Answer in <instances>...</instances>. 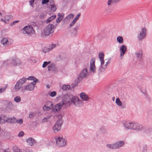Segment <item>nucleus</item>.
Instances as JSON below:
<instances>
[{
  "label": "nucleus",
  "instance_id": "f257e3e1",
  "mask_svg": "<svg viewBox=\"0 0 152 152\" xmlns=\"http://www.w3.org/2000/svg\"><path fill=\"white\" fill-rule=\"evenodd\" d=\"M54 26L51 24H49L45 28L44 31L41 33V36L44 38L50 34H53L54 32Z\"/></svg>",
  "mask_w": 152,
  "mask_h": 152
},
{
  "label": "nucleus",
  "instance_id": "f03ea898",
  "mask_svg": "<svg viewBox=\"0 0 152 152\" xmlns=\"http://www.w3.org/2000/svg\"><path fill=\"white\" fill-rule=\"evenodd\" d=\"M89 75L88 72L86 68L83 69L78 75L77 79V86L80 82H81L82 79L86 78Z\"/></svg>",
  "mask_w": 152,
  "mask_h": 152
},
{
  "label": "nucleus",
  "instance_id": "7ed1b4c3",
  "mask_svg": "<svg viewBox=\"0 0 152 152\" xmlns=\"http://www.w3.org/2000/svg\"><path fill=\"white\" fill-rule=\"evenodd\" d=\"M63 123V120L61 118L59 119L57 121L53 127L54 133H56L60 130Z\"/></svg>",
  "mask_w": 152,
  "mask_h": 152
},
{
  "label": "nucleus",
  "instance_id": "20e7f679",
  "mask_svg": "<svg viewBox=\"0 0 152 152\" xmlns=\"http://www.w3.org/2000/svg\"><path fill=\"white\" fill-rule=\"evenodd\" d=\"M26 80V78L23 77L18 81L15 87V90L16 91L19 90L20 89L21 86L23 84L25 83Z\"/></svg>",
  "mask_w": 152,
  "mask_h": 152
},
{
  "label": "nucleus",
  "instance_id": "39448f33",
  "mask_svg": "<svg viewBox=\"0 0 152 152\" xmlns=\"http://www.w3.org/2000/svg\"><path fill=\"white\" fill-rule=\"evenodd\" d=\"M56 144L59 147H63L66 144V141L62 137H58L56 138Z\"/></svg>",
  "mask_w": 152,
  "mask_h": 152
},
{
  "label": "nucleus",
  "instance_id": "423d86ee",
  "mask_svg": "<svg viewBox=\"0 0 152 152\" xmlns=\"http://www.w3.org/2000/svg\"><path fill=\"white\" fill-rule=\"evenodd\" d=\"M22 31L23 34H28L31 33H33L34 32V30L33 29L32 26L30 25L29 26H26L22 29Z\"/></svg>",
  "mask_w": 152,
  "mask_h": 152
},
{
  "label": "nucleus",
  "instance_id": "0eeeda50",
  "mask_svg": "<svg viewBox=\"0 0 152 152\" xmlns=\"http://www.w3.org/2000/svg\"><path fill=\"white\" fill-rule=\"evenodd\" d=\"M3 64L6 65L9 64L11 63L15 66L20 65L21 64V62L20 60L18 59H13L12 60H8L6 61H3Z\"/></svg>",
  "mask_w": 152,
  "mask_h": 152
},
{
  "label": "nucleus",
  "instance_id": "6e6552de",
  "mask_svg": "<svg viewBox=\"0 0 152 152\" xmlns=\"http://www.w3.org/2000/svg\"><path fill=\"white\" fill-rule=\"evenodd\" d=\"M66 97L63 98V101L61 102H63L64 103L63 105H64L65 107H67L70 106L71 104V102H72L73 104H75L76 102V99L75 98H72L71 99V102L69 100L68 101L67 100H66L65 99Z\"/></svg>",
  "mask_w": 152,
  "mask_h": 152
},
{
  "label": "nucleus",
  "instance_id": "1a4fd4ad",
  "mask_svg": "<svg viewBox=\"0 0 152 152\" xmlns=\"http://www.w3.org/2000/svg\"><path fill=\"white\" fill-rule=\"evenodd\" d=\"M146 35V29L145 28H143L141 31L137 36V38L139 41H141L145 37Z\"/></svg>",
  "mask_w": 152,
  "mask_h": 152
},
{
  "label": "nucleus",
  "instance_id": "9d476101",
  "mask_svg": "<svg viewBox=\"0 0 152 152\" xmlns=\"http://www.w3.org/2000/svg\"><path fill=\"white\" fill-rule=\"evenodd\" d=\"M122 123L125 129L132 130L133 122L124 121H122Z\"/></svg>",
  "mask_w": 152,
  "mask_h": 152
},
{
  "label": "nucleus",
  "instance_id": "9b49d317",
  "mask_svg": "<svg viewBox=\"0 0 152 152\" xmlns=\"http://www.w3.org/2000/svg\"><path fill=\"white\" fill-rule=\"evenodd\" d=\"M64 103L63 102H60L58 104L56 105L53 108L52 110L53 112L55 113L59 111L63 106Z\"/></svg>",
  "mask_w": 152,
  "mask_h": 152
},
{
  "label": "nucleus",
  "instance_id": "f8f14e48",
  "mask_svg": "<svg viewBox=\"0 0 152 152\" xmlns=\"http://www.w3.org/2000/svg\"><path fill=\"white\" fill-rule=\"evenodd\" d=\"M133 125L132 130L139 131L142 130L143 129L142 126L139 124L133 122Z\"/></svg>",
  "mask_w": 152,
  "mask_h": 152
},
{
  "label": "nucleus",
  "instance_id": "ddd939ff",
  "mask_svg": "<svg viewBox=\"0 0 152 152\" xmlns=\"http://www.w3.org/2000/svg\"><path fill=\"white\" fill-rule=\"evenodd\" d=\"M95 61V59L94 58H92L90 61V69L93 72H95L96 71Z\"/></svg>",
  "mask_w": 152,
  "mask_h": 152
},
{
  "label": "nucleus",
  "instance_id": "4468645a",
  "mask_svg": "<svg viewBox=\"0 0 152 152\" xmlns=\"http://www.w3.org/2000/svg\"><path fill=\"white\" fill-rule=\"evenodd\" d=\"M139 147L140 150L142 152H147L148 149L147 145L144 143L139 144Z\"/></svg>",
  "mask_w": 152,
  "mask_h": 152
},
{
  "label": "nucleus",
  "instance_id": "2eb2a0df",
  "mask_svg": "<svg viewBox=\"0 0 152 152\" xmlns=\"http://www.w3.org/2000/svg\"><path fill=\"white\" fill-rule=\"evenodd\" d=\"M119 49L120 56L122 58L127 51V48L125 45H122L120 46Z\"/></svg>",
  "mask_w": 152,
  "mask_h": 152
},
{
  "label": "nucleus",
  "instance_id": "dca6fc26",
  "mask_svg": "<svg viewBox=\"0 0 152 152\" xmlns=\"http://www.w3.org/2000/svg\"><path fill=\"white\" fill-rule=\"evenodd\" d=\"M115 103L118 106L121 107L122 108H125L126 107L125 103H122L119 98H117L116 99Z\"/></svg>",
  "mask_w": 152,
  "mask_h": 152
},
{
  "label": "nucleus",
  "instance_id": "f3484780",
  "mask_svg": "<svg viewBox=\"0 0 152 152\" xmlns=\"http://www.w3.org/2000/svg\"><path fill=\"white\" fill-rule=\"evenodd\" d=\"M80 97L83 101H88L89 99V97L88 95L84 92H81L80 94Z\"/></svg>",
  "mask_w": 152,
  "mask_h": 152
},
{
  "label": "nucleus",
  "instance_id": "a211bd4d",
  "mask_svg": "<svg viewBox=\"0 0 152 152\" xmlns=\"http://www.w3.org/2000/svg\"><path fill=\"white\" fill-rule=\"evenodd\" d=\"M110 59L109 58L108 59L107 61L104 65L103 64L101 65V66L99 68V71L100 72H104L106 68L107 65L110 62Z\"/></svg>",
  "mask_w": 152,
  "mask_h": 152
},
{
  "label": "nucleus",
  "instance_id": "6ab92c4d",
  "mask_svg": "<svg viewBox=\"0 0 152 152\" xmlns=\"http://www.w3.org/2000/svg\"><path fill=\"white\" fill-rule=\"evenodd\" d=\"M135 54L137 58L140 59V60H143L142 54L143 53L142 50H139L135 52Z\"/></svg>",
  "mask_w": 152,
  "mask_h": 152
},
{
  "label": "nucleus",
  "instance_id": "aec40b11",
  "mask_svg": "<svg viewBox=\"0 0 152 152\" xmlns=\"http://www.w3.org/2000/svg\"><path fill=\"white\" fill-rule=\"evenodd\" d=\"M104 55L103 53L100 52L99 54V59L101 65L104 64Z\"/></svg>",
  "mask_w": 152,
  "mask_h": 152
},
{
  "label": "nucleus",
  "instance_id": "412c9836",
  "mask_svg": "<svg viewBox=\"0 0 152 152\" xmlns=\"http://www.w3.org/2000/svg\"><path fill=\"white\" fill-rule=\"evenodd\" d=\"M124 144V141H119L115 143V149L122 146Z\"/></svg>",
  "mask_w": 152,
  "mask_h": 152
},
{
  "label": "nucleus",
  "instance_id": "4be33fe9",
  "mask_svg": "<svg viewBox=\"0 0 152 152\" xmlns=\"http://www.w3.org/2000/svg\"><path fill=\"white\" fill-rule=\"evenodd\" d=\"M1 43L4 46H6L7 45H9L11 43L8 40L7 38H4L1 41Z\"/></svg>",
  "mask_w": 152,
  "mask_h": 152
},
{
  "label": "nucleus",
  "instance_id": "5701e85b",
  "mask_svg": "<svg viewBox=\"0 0 152 152\" xmlns=\"http://www.w3.org/2000/svg\"><path fill=\"white\" fill-rule=\"evenodd\" d=\"M13 19L12 15H6L5 17L4 22L6 24H8L10 21H11Z\"/></svg>",
  "mask_w": 152,
  "mask_h": 152
},
{
  "label": "nucleus",
  "instance_id": "b1692460",
  "mask_svg": "<svg viewBox=\"0 0 152 152\" xmlns=\"http://www.w3.org/2000/svg\"><path fill=\"white\" fill-rule=\"evenodd\" d=\"M84 105V103L82 100L79 99L77 97V106L79 107H83Z\"/></svg>",
  "mask_w": 152,
  "mask_h": 152
},
{
  "label": "nucleus",
  "instance_id": "393cba45",
  "mask_svg": "<svg viewBox=\"0 0 152 152\" xmlns=\"http://www.w3.org/2000/svg\"><path fill=\"white\" fill-rule=\"evenodd\" d=\"M34 87L33 85L29 83L28 85H26L24 88L27 91H32L34 90Z\"/></svg>",
  "mask_w": 152,
  "mask_h": 152
},
{
  "label": "nucleus",
  "instance_id": "a878e982",
  "mask_svg": "<svg viewBox=\"0 0 152 152\" xmlns=\"http://www.w3.org/2000/svg\"><path fill=\"white\" fill-rule=\"evenodd\" d=\"M27 142L29 143L31 146L33 145L36 143L35 140L32 138H29L26 140Z\"/></svg>",
  "mask_w": 152,
  "mask_h": 152
},
{
  "label": "nucleus",
  "instance_id": "bb28decb",
  "mask_svg": "<svg viewBox=\"0 0 152 152\" xmlns=\"http://www.w3.org/2000/svg\"><path fill=\"white\" fill-rule=\"evenodd\" d=\"M116 40L117 42L120 44H122L124 42L123 38L121 36H119L117 37Z\"/></svg>",
  "mask_w": 152,
  "mask_h": 152
},
{
  "label": "nucleus",
  "instance_id": "cd10ccee",
  "mask_svg": "<svg viewBox=\"0 0 152 152\" xmlns=\"http://www.w3.org/2000/svg\"><path fill=\"white\" fill-rule=\"evenodd\" d=\"M70 86L69 85H66L64 84L61 88V89L63 90H67V89H70Z\"/></svg>",
  "mask_w": 152,
  "mask_h": 152
},
{
  "label": "nucleus",
  "instance_id": "c85d7f7f",
  "mask_svg": "<svg viewBox=\"0 0 152 152\" xmlns=\"http://www.w3.org/2000/svg\"><path fill=\"white\" fill-rule=\"evenodd\" d=\"M106 147L108 148L112 149H115V143L113 144H107Z\"/></svg>",
  "mask_w": 152,
  "mask_h": 152
},
{
  "label": "nucleus",
  "instance_id": "c756f323",
  "mask_svg": "<svg viewBox=\"0 0 152 152\" xmlns=\"http://www.w3.org/2000/svg\"><path fill=\"white\" fill-rule=\"evenodd\" d=\"M1 117L2 120H3V123H4L5 121H7L8 122L9 118L6 115H2L1 116Z\"/></svg>",
  "mask_w": 152,
  "mask_h": 152
},
{
  "label": "nucleus",
  "instance_id": "7c9ffc66",
  "mask_svg": "<svg viewBox=\"0 0 152 152\" xmlns=\"http://www.w3.org/2000/svg\"><path fill=\"white\" fill-rule=\"evenodd\" d=\"M17 121L16 119L14 117L10 118H9L8 120V122H10L12 123H15Z\"/></svg>",
  "mask_w": 152,
  "mask_h": 152
},
{
  "label": "nucleus",
  "instance_id": "2f4dec72",
  "mask_svg": "<svg viewBox=\"0 0 152 152\" xmlns=\"http://www.w3.org/2000/svg\"><path fill=\"white\" fill-rule=\"evenodd\" d=\"M51 116H48L46 117H44L42 120V122L45 123L47 122L48 121V119L51 117Z\"/></svg>",
  "mask_w": 152,
  "mask_h": 152
},
{
  "label": "nucleus",
  "instance_id": "473e14b6",
  "mask_svg": "<svg viewBox=\"0 0 152 152\" xmlns=\"http://www.w3.org/2000/svg\"><path fill=\"white\" fill-rule=\"evenodd\" d=\"M50 50V48L45 47L42 49V51L45 53H46Z\"/></svg>",
  "mask_w": 152,
  "mask_h": 152
},
{
  "label": "nucleus",
  "instance_id": "72a5a7b5",
  "mask_svg": "<svg viewBox=\"0 0 152 152\" xmlns=\"http://www.w3.org/2000/svg\"><path fill=\"white\" fill-rule=\"evenodd\" d=\"M76 34V28H74L72 30L71 35L72 36H75Z\"/></svg>",
  "mask_w": 152,
  "mask_h": 152
},
{
  "label": "nucleus",
  "instance_id": "f704fd0d",
  "mask_svg": "<svg viewBox=\"0 0 152 152\" xmlns=\"http://www.w3.org/2000/svg\"><path fill=\"white\" fill-rule=\"evenodd\" d=\"M63 18V15H62L61 14V16L60 17H59L58 18H57L56 20V22L58 23H59L61 20H62Z\"/></svg>",
  "mask_w": 152,
  "mask_h": 152
},
{
  "label": "nucleus",
  "instance_id": "c9c22d12",
  "mask_svg": "<svg viewBox=\"0 0 152 152\" xmlns=\"http://www.w3.org/2000/svg\"><path fill=\"white\" fill-rule=\"evenodd\" d=\"M51 63L50 61H45L44 62L42 66L43 68H45L48 65L50 64Z\"/></svg>",
  "mask_w": 152,
  "mask_h": 152
},
{
  "label": "nucleus",
  "instance_id": "e433bc0d",
  "mask_svg": "<svg viewBox=\"0 0 152 152\" xmlns=\"http://www.w3.org/2000/svg\"><path fill=\"white\" fill-rule=\"evenodd\" d=\"M51 6V9L53 12H55L57 8L56 6L54 4H52L50 5Z\"/></svg>",
  "mask_w": 152,
  "mask_h": 152
},
{
  "label": "nucleus",
  "instance_id": "4c0bfd02",
  "mask_svg": "<svg viewBox=\"0 0 152 152\" xmlns=\"http://www.w3.org/2000/svg\"><path fill=\"white\" fill-rule=\"evenodd\" d=\"M14 100L16 102H18L20 101L21 99L19 96H17L14 98Z\"/></svg>",
  "mask_w": 152,
  "mask_h": 152
},
{
  "label": "nucleus",
  "instance_id": "58836bf2",
  "mask_svg": "<svg viewBox=\"0 0 152 152\" xmlns=\"http://www.w3.org/2000/svg\"><path fill=\"white\" fill-rule=\"evenodd\" d=\"M52 107L50 106L46 107V105H45L43 107V109L44 111H47L50 110Z\"/></svg>",
  "mask_w": 152,
  "mask_h": 152
},
{
  "label": "nucleus",
  "instance_id": "ea45409f",
  "mask_svg": "<svg viewBox=\"0 0 152 152\" xmlns=\"http://www.w3.org/2000/svg\"><path fill=\"white\" fill-rule=\"evenodd\" d=\"M54 66V65L53 64H50L48 66V70L49 71H51L52 70V69L53 68Z\"/></svg>",
  "mask_w": 152,
  "mask_h": 152
},
{
  "label": "nucleus",
  "instance_id": "a19ab883",
  "mask_svg": "<svg viewBox=\"0 0 152 152\" xmlns=\"http://www.w3.org/2000/svg\"><path fill=\"white\" fill-rule=\"evenodd\" d=\"M46 16V14L45 13H42L40 14L39 17L41 19H43Z\"/></svg>",
  "mask_w": 152,
  "mask_h": 152
},
{
  "label": "nucleus",
  "instance_id": "79ce46f5",
  "mask_svg": "<svg viewBox=\"0 0 152 152\" xmlns=\"http://www.w3.org/2000/svg\"><path fill=\"white\" fill-rule=\"evenodd\" d=\"M74 15L72 14H69L66 18L64 19V20L67 19H70V18H73Z\"/></svg>",
  "mask_w": 152,
  "mask_h": 152
},
{
  "label": "nucleus",
  "instance_id": "37998d69",
  "mask_svg": "<svg viewBox=\"0 0 152 152\" xmlns=\"http://www.w3.org/2000/svg\"><path fill=\"white\" fill-rule=\"evenodd\" d=\"M56 94V92L55 91L51 92L50 94V96L51 97L55 96Z\"/></svg>",
  "mask_w": 152,
  "mask_h": 152
},
{
  "label": "nucleus",
  "instance_id": "c03bdc74",
  "mask_svg": "<svg viewBox=\"0 0 152 152\" xmlns=\"http://www.w3.org/2000/svg\"><path fill=\"white\" fill-rule=\"evenodd\" d=\"M27 80H34L35 79H37L36 78H35L33 76H29L27 78H26Z\"/></svg>",
  "mask_w": 152,
  "mask_h": 152
},
{
  "label": "nucleus",
  "instance_id": "a18cd8bd",
  "mask_svg": "<svg viewBox=\"0 0 152 152\" xmlns=\"http://www.w3.org/2000/svg\"><path fill=\"white\" fill-rule=\"evenodd\" d=\"M38 80L37 79H35L34 80H33L34 81L31 82V83H30L32 85H33V87L34 88L35 86L36 83L37 82Z\"/></svg>",
  "mask_w": 152,
  "mask_h": 152
},
{
  "label": "nucleus",
  "instance_id": "49530a36",
  "mask_svg": "<svg viewBox=\"0 0 152 152\" xmlns=\"http://www.w3.org/2000/svg\"><path fill=\"white\" fill-rule=\"evenodd\" d=\"M17 122H16L18 123L19 124H21L23 123V119L21 118L20 119L18 120H17Z\"/></svg>",
  "mask_w": 152,
  "mask_h": 152
},
{
  "label": "nucleus",
  "instance_id": "de8ad7c7",
  "mask_svg": "<svg viewBox=\"0 0 152 152\" xmlns=\"http://www.w3.org/2000/svg\"><path fill=\"white\" fill-rule=\"evenodd\" d=\"M114 0H108L107 4L108 5H110L111 4L113 3H117L114 2Z\"/></svg>",
  "mask_w": 152,
  "mask_h": 152
},
{
  "label": "nucleus",
  "instance_id": "09e8293b",
  "mask_svg": "<svg viewBox=\"0 0 152 152\" xmlns=\"http://www.w3.org/2000/svg\"><path fill=\"white\" fill-rule=\"evenodd\" d=\"M14 152H21L20 149H18L17 147H15L13 148Z\"/></svg>",
  "mask_w": 152,
  "mask_h": 152
},
{
  "label": "nucleus",
  "instance_id": "8fccbe9b",
  "mask_svg": "<svg viewBox=\"0 0 152 152\" xmlns=\"http://www.w3.org/2000/svg\"><path fill=\"white\" fill-rule=\"evenodd\" d=\"M18 22H19L18 20L15 21L10 24V26H13L15 25V23H18Z\"/></svg>",
  "mask_w": 152,
  "mask_h": 152
},
{
  "label": "nucleus",
  "instance_id": "3c124183",
  "mask_svg": "<svg viewBox=\"0 0 152 152\" xmlns=\"http://www.w3.org/2000/svg\"><path fill=\"white\" fill-rule=\"evenodd\" d=\"M7 87V86L6 85L5 87L4 88H1L0 89V92L1 93L2 92L5 91V90Z\"/></svg>",
  "mask_w": 152,
  "mask_h": 152
},
{
  "label": "nucleus",
  "instance_id": "603ef678",
  "mask_svg": "<svg viewBox=\"0 0 152 152\" xmlns=\"http://www.w3.org/2000/svg\"><path fill=\"white\" fill-rule=\"evenodd\" d=\"M24 134V133L23 132L20 131V132L19 134H18V136L19 137H22L23 135Z\"/></svg>",
  "mask_w": 152,
  "mask_h": 152
},
{
  "label": "nucleus",
  "instance_id": "864d4df0",
  "mask_svg": "<svg viewBox=\"0 0 152 152\" xmlns=\"http://www.w3.org/2000/svg\"><path fill=\"white\" fill-rule=\"evenodd\" d=\"M56 46V45L55 44H52L50 46L49 48H50V50L52 49H53L55 48Z\"/></svg>",
  "mask_w": 152,
  "mask_h": 152
},
{
  "label": "nucleus",
  "instance_id": "5fc2aeb1",
  "mask_svg": "<svg viewBox=\"0 0 152 152\" xmlns=\"http://www.w3.org/2000/svg\"><path fill=\"white\" fill-rule=\"evenodd\" d=\"M100 130L101 131V132H102L103 133L105 132H106V129H105L104 127H102L100 128Z\"/></svg>",
  "mask_w": 152,
  "mask_h": 152
},
{
  "label": "nucleus",
  "instance_id": "6e6d98bb",
  "mask_svg": "<svg viewBox=\"0 0 152 152\" xmlns=\"http://www.w3.org/2000/svg\"><path fill=\"white\" fill-rule=\"evenodd\" d=\"M76 21L73 20V21L69 25V27H72L73 26V25L75 24Z\"/></svg>",
  "mask_w": 152,
  "mask_h": 152
},
{
  "label": "nucleus",
  "instance_id": "4d7b16f0",
  "mask_svg": "<svg viewBox=\"0 0 152 152\" xmlns=\"http://www.w3.org/2000/svg\"><path fill=\"white\" fill-rule=\"evenodd\" d=\"M34 0H31L29 1L30 5L31 6L33 7L34 5L33 3H34Z\"/></svg>",
  "mask_w": 152,
  "mask_h": 152
},
{
  "label": "nucleus",
  "instance_id": "13d9d810",
  "mask_svg": "<svg viewBox=\"0 0 152 152\" xmlns=\"http://www.w3.org/2000/svg\"><path fill=\"white\" fill-rule=\"evenodd\" d=\"M49 2V0H42V3L44 4L47 3Z\"/></svg>",
  "mask_w": 152,
  "mask_h": 152
},
{
  "label": "nucleus",
  "instance_id": "bf43d9fd",
  "mask_svg": "<svg viewBox=\"0 0 152 152\" xmlns=\"http://www.w3.org/2000/svg\"><path fill=\"white\" fill-rule=\"evenodd\" d=\"M52 20L51 19V18H50V17L46 21V23H48L50 22Z\"/></svg>",
  "mask_w": 152,
  "mask_h": 152
},
{
  "label": "nucleus",
  "instance_id": "052dcab7",
  "mask_svg": "<svg viewBox=\"0 0 152 152\" xmlns=\"http://www.w3.org/2000/svg\"><path fill=\"white\" fill-rule=\"evenodd\" d=\"M34 115V113L33 112L31 113L29 115V117L30 118H32Z\"/></svg>",
  "mask_w": 152,
  "mask_h": 152
},
{
  "label": "nucleus",
  "instance_id": "680f3d73",
  "mask_svg": "<svg viewBox=\"0 0 152 152\" xmlns=\"http://www.w3.org/2000/svg\"><path fill=\"white\" fill-rule=\"evenodd\" d=\"M49 2L50 3V5L52 4H54V1L53 0H49Z\"/></svg>",
  "mask_w": 152,
  "mask_h": 152
},
{
  "label": "nucleus",
  "instance_id": "e2e57ef3",
  "mask_svg": "<svg viewBox=\"0 0 152 152\" xmlns=\"http://www.w3.org/2000/svg\"><path fill=\"white\" fill-rule=\"evenodd\" d=\"M80 15H81V13H79L77 15V21L79 19V17Z\"/></svg>",
  "mask_w": 152,
  "mask_h": 152
},
{
  "label": "nucleus",
  "instance_id": "0e129e2a",
  "mask_svg": "<svg viewBox=\"0 0 152 152\" xmlns=\"http://www.w3.org/2000/svg\"><path fill=\"white\" fill-rule=\"evenodd\" d=\"M56 17V16L55 15H52V16H50V18H51L52 20H53L54 18H55Z\"/></svg>",
  "mask_w": 152,
  "mask_h": 152
},
{
  "label": "nucleus",
  "instance_id": "69168bd1",
  "mask_svg": "<svg viewBox=\"0 0 152 152\" xmlns=\"http://www.w3.org/2000/svg\"><path fill=\"white\" fill-rule=\"evenodd\" d=\"M1 123H3V120L1 119V116L0 117V124Z\"/></svg>",
  "mask_w": 152,
  "mask_h": 152
},
{
  "label": "nucleus",
  "instance_id": "338daca9",
  "mask_svg": "<svg viewBox=\"0 0 152 152\" xmlns=\"http://www.w3.org/2000/svg\"><path fill=\"white\" fill-rule=\"evenodd\" d=\"M120 1V0H114V2H115V3H118V2L119 1Z\"/></svg>",
  "mask_w": 152,
  "mask_h": 152
},
{
  "label": "nucleus",
  "instance_id": "774afa93",
  "mask_svg": "<svg viewBox=\"0 0 152 152\" xmlns=\"http://www.w3.org/2000/svg\"><path fill=\"white\" fill-rule=\"evenodd\" d=\"M25 151L26 152H30V151L28 149H26Z\"/></svg>",
  "mask_w": 152,
  "mask_h": 152
}]
</instances>
